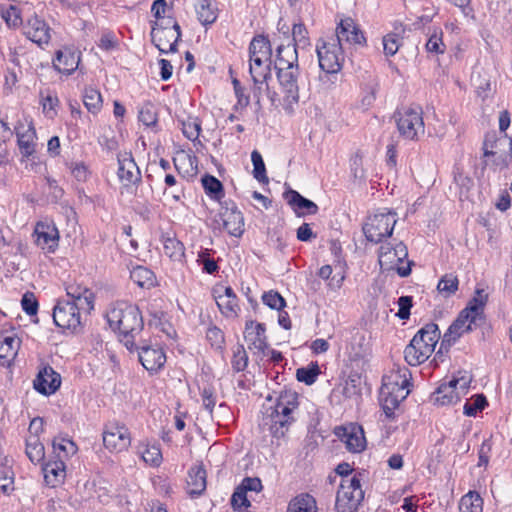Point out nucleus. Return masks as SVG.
<instances>
[{"label":"nucleus","mask_w":512,"mask_h":512,"mask_svg":"<svg viewBox=\"0 0 512 512\" xmlns=\"http://www.w3.org/2000/svg\"><path fill=\"white\" fill-rule=\"evenodd\" d=\"M110 328L118 333L119 341L129 350H137L136 338L144 328L139 307L127 301H116L105 314Z\"/></svg>","instance_id":"f257e3e1"},{"label":"nucleus","mask_w":512,"mask_h":512,"mask_svg":"<svg viewBox=\"0 0 512 512\" xmlns=\"http://www.w3.org/2000/svg\"><path fill=\"white\" fill-rule=\"evenodd\" d=\"M299 401L296 394L282 393L274 406L266 409L263 414L260 428L271 436V445H279V441L287 435L291 425L295 422L294 411Z\"/></svg>","instance_id":"f03ea898"},{"label":"nucleus","mask_w":512,"mask_h":512,"mask_svg":"<svg viewBox=\"0 0 512 512\" xmlns=\"http://www.w3.org/2000/svg\"><path fill=\"white\" fill-rule=\"evenodd\" d=\"M411 386V372L405 366L394 365L383 376L379 401L388 419L394 418L395 410L407 398Z\"/></svg>","instance_id":"7ed1b4c3"},{"label":"nucleus","mask_w":512,"mask_h":512,"mask_svg":"<svg viewBox=\"0 0 512 512\" xmlns=\"http://www.w3.org/2000/svg\"><path fill=\"white\" fill-rule=\"evenodd\" d=\"M277 78L284 94V101L297 103L299 100L298 65L295 49L280 45L276 56Z\"/></svg>","instance_id":"20e7f679"},{"label":"nucleus","mask_w":512,"mask_h":512,"mask_svg":"<svg viewBox=\"0 0 512 512\" xmlns=\"http://www.w3.org/2000/svg\"><path fill=\"white\" fill-rule=\"evenodd\" d=\"M440 338L438 326L434 323L421 328L404 349V359L410 366L424 363L435 350Z\"/></svg>","instance_id":"39448f33"},{"label":"nucleus","mask_w":512,"mask_h":512,"mask_svg":"<svg viewBox=\"0 0 512 512\" xmlns=\"http://www.w3.org/2000/svg\"><path fill=\"white\" fill-rule=\"evenodd\" d=\"M366 472L357 471L351 478H342L336 492L335 512H357L364 500L362 488Z\"/></svg>","instance_id":"423d86ee"},{"label":"nucleus","mask_w":512,"mask_h":512,"mask_svg":"<svg viewBox=\"0 0 512 512\" xmlns=\"http://www.w3.org/2000/svg\"><path fill=\"white\" fill-rule=\"evenodd\" d=\"M407 257V247L401 241L383 243L378 250L380 268L383 271H396L401 277H407L411 273L412 262Z\"/></svg>","instance_id":"0eeeda50"},{"label":"nucleus","mask_w":512,"mask_h":512,"mask_svg":"<svg viewBox=\"0 0 512 512\" xmlns=\"http://www.w3.org/2000/svg\"><path fill=\"white\" fill-rule=\"evenodd\" d=\"M400 136L408 141H418L425 133L423 110L420 106H405L394 113Z\"/></svg>","instance_id":"6e6552de"},{"label":"nucleus","mask_w":512,"mask_h":512,"mask_svg":"<svg viewBox=\"0 0 512 512\" xmlns=\"http://www.w3.org/2000/svg\"><path fill=\"white\" fill-rule=\"evenodd\" d=\"M396 223L397 213L383 208L366 218L362 230L368 241L380 243L384 238L392 235Z\"/></svg>","instance_id":"1a4fd4ad"},{"label":"nucleus","mask_w":512,"mask_h":512,"mask_svg":"<svg viewBox=\"0 0 512 512\" xmlns=\"http://www.w3.org/2000/svg\"><path fill=\"white\" fill-rule=\"evenodd\" d=\"M316 53L320 69L326 74H337L341 71L345 57L339 40L333 36L320 38L316 43Z\"/></svg>","instance_id":"9d476101"},{"label":"nucleus","mask_w":512,"mask_h":512,"mask_svg":"<svg viewBox=\"0 0 512 512\" xmlns=\"http://www.w3.org/2000/svg\"><path fill=\"white\" fill-rule=\"evenodd\" d=\"M181 36V27L172 17H167L166 21L156 22L151 30L152 43L163 54L177 52Z\"/></svg>","instance_id":"9b49d317"},{"label":"nucleus","mask_w":512,"mask_h":512,"mask_svg":"<svg viewBox=\"0 0 512 512\" xmlns=\"http://www.w3.org/2000/svg\"><path fill=\"white\" fill-rule=\"evenodd\" d=\"M102 440L108 452L120 454L127 451L131 446L132 434L125 423L114 420L104 425Z\"/></svg>","instance_id":"f8f14e48"},{"label":"nucleus","mask_w":512,"mask_h":512,"mask_svg":"<svg viewBox=\"0 0 512 512\" xmlns=\"http://www.w3.org/2000/svg\"><path fill=\"white\" fill-rule=\"evenodd\" d=\"M484 157L492 158L496 168H507L512 161V139L505 134L499 138L496 134H487L483 142Z\"/></svg>","instance_id":"ddd939ff"},{"label":"nucleus","mask_w":512,"mask_h":512,"mask_svg":"<svg viewBox=\"0 0 512 512\" xmlns=\"http://www.w3.org/2000/svg\"><path fill=\"white\" fill-rule=\"evenodd\" d=\"M117 161V177L121 183V193L136 194L137 188L142 182V175L132 154L129 152L119 153Z\"/></svg>","instance_id":"4468645a"},{"label":"nucleus","mask_w":512,"mask_h":512,"mask_svg":"<svg viewBox=\"0 0 512 512\" xmlns=\"http://www.w3.org/2000/svg\"><path fill=\"white\" fill-rule=\"evenodd\" d=\"M334 435L342 442L350 453H361L366 449L367 440L363 427L354 422L336 426Z\"/></svg>","instance_id":"2eb2a0df"},{"label":"nucleus","mask_w":512,"mask_h":512,"mask_svg":"<svg viewBox=\"0 0 512 512\" xmlns=\"http://www.w3.org/2000/svg\"><path fill=\"white\" fill-rule=\"evenodd\" d=\"M32 237L35 245L46 254L55 253L59 247L60 233L51 220L36 222Z\"/></svg>","instance_id":"dca6fc26"},{"label":"nucleus","mask_w":512,"mask_h":512,"mask_svg":"<svg viewBox=\"0 0 512 512\" xmlns=\"http://www.w3.org/2000/svg\"><path fill=\"white\" fill-rule=\"evenodd\" d=\"M218 218L215 222L229 235L240 237L244 233V217L233 201H225L221 204Z\"/></svg>","instance_id":"f3484780"},{"label":"nucleus","mask_w":512,"mask_h":512,"mask_svg":"<svg viewBox=\"0 0 512 512\" xmlns=\"http://www.w3.org/2000/svg\"><path fill=\"white\" fill-rule=\"evenodd\" d=\"M334 39L339 40V44L343 46H361L367 45V39L364 31L352 17H343L337 22L335 28Z\"/></svg>","instance_id":"a211bd4d"},{"label":"nucleus","mask_w":512,"mask_h":512,"mask_svg":"<svg viewBox=\"0 0 512 512\" xmlns=\"http://www.w3.org/2000/svg\"><path fill=\"white\" fill-rule=\"evenodd\" d=\"M212 296L225 318L235 319L239 316L241 311L239 299L231 286L217 283L212 288Z\"/></svg>","instance_id":"6ab92c4d"},{"label":"nucleus","mask_w":512,"mask_h":512,"mask_svg":"<svg viewBox=\"0 0 512 512\" xmlns=\"http://www.w3.org/2000/svg\"><path fill=\"white\" fill-rule=\"evenodd\" d=\"M83 310L69 301H59L53 309L54 323L62 329L76 330L81 325Z\"/></svg>","instance_id":"aec40b11"},{"label":"nucleus","mask_w":512,"mask_h":512,"mask_svg":"<svg viewBox=\"0 0 512 512\" xmlns=\"http://www.w3.org/2000/svg\"><path fill=\"white\" fill-rule=\"evenodd\" d=\"M249 73L254 84L253 98L260 103L264 89L268 88L267 81L271 79V60L249 59Z\"/></svg>","instance_id":"412c9836"},{"label":"nucleus","mask_w":512,"mask_h":512,"mask_svg":"<svg viewBox=\"0 0 512 512\" xmlns=\"http://www.w3.org/2000/svg\"><path fill=\"white\" fill-rule=\"evenodd\" d=\"M138 359L150 375L158 374L165 367L167 356L159 345L137 346Z\"/></svg>","instance_id":"4be33fe9"},{"label":"nucleus","mask_w":512,"mask_h":512,"mask_svg":"<svg viewBox=\"0 0 512 512\" xmlns=\"http://www.w3.org/2000/svg\"><path fill=\"white\" fill-rule=\"evenodd\" d=\"M21 338L17 335L16 329L13 326H3L0 329V364L4 367H9L19 352L21 347Z\"/></svg>","instance_id":"5701e85b"},{"label":"nucleus","mask_w":512,"mask_h":512,"mask_svg":"<svg viewBox=\"0 0 512 512\" xmlns=\"http://www.w3.org/2000/svg\"><path fill=\"white\" fill-rule=\"evenodd\" d=\"M476 321L477 320L472 316L467 315L466 312L464 313L460 311L457 318L452 322L447 331L444 333L439 351H442L443 348L448 350L465 333L472 331L473 326L476 325Z\"/></svg>","instance_id":"b1692460"},{"label":"nucleus","mask_w":512,"mask_h":512,"mask_svg":"<svg viewBox=\"0 0 512 512\" xmlns=\"http://www.w3.org/2000/svg\"><path fill=\"white\" fill-rule=\"evenodd\" d=\"M17 144L21 154L29 157L35 153L37 134L33 121L27 117L18 120L15 125Z\"/></svg>","instance_id":"393cba45"},{"label":"nucleus","mask_w":512,"mask_h":512,"mask_svg":"<svg viewBox=\"0 0 512 512\" xmlns=\"http://www.w3.org/2000/svg\"><path fill=\"white\" fill-rule=\"evenodd\" d=\"M52 29L49 24L38 15L29 17L23 25V33L39 47L47 45L51 40Z\"/></svg>","instance_id":"a878e982"},{"label":"nucleus","mask_w":512,"mask_h":512,"mask_svg":"<svg viewBox=\"0 0 512 512\" xmlns=\"http://www.w3.org/2000/svg\"><path fill=\"white\" fill-rule=\"evenodd\" d=\"M80 61L81 52L65 46L55 52L52 66L58 73L70 76L78 69Z\"/></svg>","instance_id":"bb28decb"},{"label":"nucleus","mask_w":512,"mask_h":512,"mask_svg":"<svg viewBox=\"0 0 512 512\" xmlns=\"http://www.w3.org/2000/svg\"><path fill=\"white\" fill-rule=\"evenodd\" d=\"M136 454L145 465L158 468L163 463L161 445L156 439L145 438L136 445Z\"/></svg>","instance_id":"cd10ccee"},{"label":"nucleus","mask_w":512,"mask_h":512,"mask_svg":"<svg viewBox=\"0 0 512 512\" xmlns=\"http://www.w3.org/2000/svg\"><path fill=\"white\" fill-rule=\"evenodd\" d=\"M66 293L70 298L69 302L79 305L84 314H90L95 305V294L93 291L77 282H70L66 285Z\"/></svg>","instance_id":"c85d7f7f"},{"label":"nucleus","mask_w":512,"mask_h":512,"mask_svg":"<svg viewBox=\"0 0 512 512\" xmlns=\"http://www.w3.org/2000/svg\"><path fill=\"white\" fill-rule=\"evenodd\" d=\"M61 385V376L51 366H43L33 381L34 389L42 395L54 394Z\"/></svg>","instance_id":"c756f323"},{"label":"nucleus","mask_w":512,"mask_h":512,"mask_svg":"<svg viewBox=\"0 0 512 512\" xmlns=\"http://www.w3.org/2000/svg\"><path fill=\"white\" fill-rule=\"evenodd\" d=\"M159 241L163 246V253L171 261L182 263L185 259L184 244L177 238L174 231L160 230Z\"/></svg>","instance_id":"7c9ffc66"},{"label":"nucleus","mask_w":512,"mask_h":512,"mask_svg":"<svg viewBox=\"0 0 512 512\" xmlns=\"http://www.w3.org/2000/svg\"><path fill=\"white\" fill-rule=\"evenodd\" d=\"M45 483L52 488L60 486L66 478V464L60 457H50L42 465Z\"/></svg>","instance_id":"2f4dec72"},{"label":"nucleus","mask_w":512,"mask_h":512,"mask_svg":"<svg viewBox=\"0 0 512 512\" xmlns=\"http://www.w3.org/2000/svg\"><path fill=\"white\" fill-rule=\"evenodd\" d=\"M244 338L248 342L249 348H254L261 353H265L269 348L264 323L253 320L246 322Z\"/></svg>","instance_id":"473e14b6"},{"label":"nucleus","mask_w":512,"mask_h":512,"mask_svg":"<svg viewBox=\"0 0 512 512\" xmlns=\"http://www.w3.org/2000/svg\"><path fill=\"white\" fill-rule=\"evenodd\" d=\"M287 204L292 208L294 213L301 217L306 215H315L318 212V206L313 201L303 197L296 190H289L284 193Z\"/></svg>","instance_id":"72a5a7b5"},{"label":"nucleus","mask_w":512,"mask_h":512,"mask_svg":"<svg viewBox=\"0 0 512 512\" xmlns=\"http://www.w3.org/2000/svg\"><path fill=\"white\" fill-rule=\"evenodd\" d=\"M406 26L401 22L393 23V30L385 34L382 38L383 52L385 56H394L403 45Z\"/></svg>","instance_id":"f704fd0d"},{"label":"nucleus","mask_w":512,"mask_h":512,"mask_svg":"<svg viewBox=\"0 0 512 512\" xmlns=\"http://www.w3.org/2000/svg\"><path fill=\"white\" fill-rule=\"evenodd\" d=\"M286 512H320L316 498L308 493L302 492L290 499Z\"/></svg>","instance_id":"c9c22d12"},{"label":"nucleus","mask_w":512,"mask_h":512,"mask_svg":"<svg viewBox=\"0 0 512 512\" xmlns=\"http://www.w3.org/2000/svg\"><path fill=\"white\" fill-rule=\"evenodd\" d=\"M458 379H452L449 382L442 383L434 393L435 403L445 406L455 404L460 400L457 392Z\"/></svg>","instance_id":"e433bc0d"},{"label":"nucleus","mask_w":512,"mask_h":512,"mask_svg":"<svg viewBox=\"0 0 512 512\" xmlns=\"http://www.w3.org/2000/svg\"><path fill=\"white\" fill-rule=\"evenodd\" d=\"M206 470L203 465H194L188 471L187 492L189 495H200L206 489Z\"/></svg>","instance_id":"4c0bfd02"},{"label":"nucleus","mask_w":512,"mask_h":512,"mask_svg":"<svg viewBox=\"0 0 512 512\" xmlns=\"http://www.w3.org/2000/svg\"><path fill=\"white\" fill-rule=\"evenodd\" d=\"M248 52L249 59L271 60L272 47L269 38L262 34L254 36L250 41Z\"/></svg>","instance_id":"58836bf2"},{"label":"nucleus","mask_w":512,"mask_h":512,"mask_svg":"<svg viewBox=\"0 0 512 512\" xmlns=\"http://www.w3.org/2000/svg\"><path fill=\"white\" fill-rule=\"evenodd\" d=\"M194 10L198 21L205 27L215 23L218 18V9L211 0H195Z\"/></svg>","instance_id":"ea45409f"},{"label":"nucleus","mask_w":512,"mask_h":512,"mask_svg":"<svg viewBox=\"0 0 512 512\" xmlns=\"http://www.w3.org/2000/svg\"><path fill=\"white\" fill-rule=\"evenodd\" d=\"M130 279L142 289H151L158 285L155 273L142 265H137L130 271Z\"/></svg>","instance_id":"a19ab883"},{"label":"nucleus","mask_w":512,"mask_h":512,"mask_svg":"<svg viewBox=\"0 0 512 512\" xmlns=\"http://www.w3.org/2000/svg\"><path fill=\"white\" fill-rule=\"evenodd\" d=\"M205 194L213 201L221 202L225 196L222 182L215 176L206 174L201 179Z\"/></svg>","instance_id":"79ce46f5"},{"label":"nucleus","mask_w":512,"mask_h":512,"mask_svg":"<svg viewBox=\"0 0 512 512\" xmlns=\"http://www.w3.org/2000/svg\"><path fill=\"white\" fill-rule=\"evenodd\" d=\"M177 172L183 177H193L197 174V159L190 154L182 153L173 158Z\"/></svg>","instance_id":"37998d69"},{"label":"nucleus","mask_w":512,"mask_h":512,"mask_svg":"<svg viewBox=\"0 0 512 512\" xmlns=\"http://www.w3.org/2000/svg\"><path fill=\"white\" fill-rule=\"evenodd\" d=\"M25 453L29 460L38 464L45 458V448L38 435H28L26 438Z\"/></svg>","instance_id":"c03bdc74"},{"label":"nucleus","mask_w":512,"mask_h":512,"mask_svg":"<svg viewBox=\"0 0 512 512\" xmlns=\"http://www.w3.org/2000/svg\"><path fill=\"white\" fill-rule=\"evenodd\" d=\"M0 15L9 28H19L23 24L21 9L17 5H1Z\"/></svg>","instance_id":"a18cd8bd"},{"label":"nucleus","mask_w":512,"mask_h":512,"mask_svg":"<svg viewBox=\"0 0 512 512\" xmlns=\"http://www.w3.org/2000/svg\"><path fill=\"white\" fill-rule=\"evenodd\" d=\"M53 450L56 454L53 457H60L65 460L75 455L78 451V447L76 443L69 438L57 437L53 440Z\"/></svg>","instance_id":"49530a36"},{"label":"nucleus","mask_w":512,"mask_h":512,"mask_svg":"<svg viewBox=\"0 0 512 512\" xmlns=\"http://www.w3.org/2000/svg\"><path fill=\"white\" fill-rule=\"evenodd\" d=\"M460 512H483V499L476 491H469L459 502Z\"/></svg>","instance_id":"de8ad7c7"},{"label":"nucleus","mask_w":512,"mask_h":512,"mask_svg":"<svg viewBox=\"0 0 512 512\" xmlns=\"http://www.w3.org/2000/svg\"><path fill=\"white\" fill-rule=\"evenodd\" d=\"M83 103L90 113L98 114L103 106V99L100 91L93 87H86L83 92Z\"/></svg>","instance_id":"09e8293b"},{"label":"nucleus","mask_w":512,"mask_h":512,"mask_svg":"<svg viewBox=\"0 0 512 512\" xmlns=\"http://www.w3.org/2000/svg\"><path fill=\"white\" fill-rule=\"evenodd\" d=\"M40 104L44 115L47 118L53 119L57 115V108L60 104V100L55 92L49 90L41 91Z\"/></svg>","instance_id":"8fccbe9b"},{"label":"nucleus","mask_w":512,"mask_h":512,"mask_svg":"<svg viewBox=\"0 0 512 512\" xmlns=\"http://www.w3.org/2000/svg\"><path fill=\"white\" fill-rule=\"evenodd\" d=\"M459 288V279L453 273L443 275L437 284L438 292L445 298L454 295Z\"/></svg>","instance_id":"3c124183"},{"label":"nucleus","mask_w":512,"mask_h":512,"mask_svg":"<svg viewBox=\"0 0 512 512\" xmlns=\"http://www.w3.org/2000/svg\"><path fill=\"white\" fill-rule=\"evenodd\" d=\"M292 37L294 41L293 47L288 45L290 49H295V54L297 55V49H305L310 46V38L309 33L306 26L303 23H297L293 25L292 28Z\"/></svg>","instance_id":"603ef678"},{"label":"nucleus","mask_w":512,"mask_h":512,"mask_svg":"<svg viewBox=\"0 0 512 512\" xmlns=\"http://www.w3.org/2000/svg\"><path fill=\"white\" fill-rule=\"evenodd\" d=\"M248 354L242 344L232 347L231 366L234 372H243L248 366Z\"/></svg>","instance_id":"864d4df0"},{"label":"nucleus","mask_w":512,"mask_h":512,"mask_svg":"<svg viewBox=\"0 0 512 512\" xmlns=\"http://www.w3.org/2000/svg\"><path fill=\"white\" fill-rule=\"evenodd\" d=\"M138 119L147 127H154L157 125L158 114L152 102L147 101L143 103L138 112Z\"/></svg>","instance_id":"5fc2aeb1"},{"label":"nucleus","mask_w":512,"mask_h":512,"mask_svg":"<svg viewBox=\"0 0 512 512\" xmlns=\"http://www.w3.org/2000/svg\"><path fill=\"white\" fill-rule=\"evenodd\" d=\"M15 490L12 467L0 464V492L10 495Z\"/></svg>","instance_id":"6e6d98bb"},{"label":"nucleus","mask_w":512,"mask_h":512,"mask_svg":"<svg viewBox=\"0 0 512 512\" xmlns=\"http://www.w3.org/2000/svg\"><path fill=\"white\" fill-rule=\"evenodd\" d=\"M427 52L434 54H443L446 51V45L443 41V31L441 28H435L425 45Z\"/></svg>","instance_id":"4d7b16f0"},{"label":"nucleus","mask_w":512,"mask_h":512,"mask_svg":"<svg viewBox=\"0 0 512 512\" xmlns=\"http://www.w3.org/2000/svg\"><path fill=\"white\" fill-rule=\"evenodd\" d=\"M251 161L253 164V176L260 183H268L269 179L266 173L265 163L262 155L258 150H253L251 153Z\"/></svg>","instance_id":"13d9d810"},{"label":"nucleus","mask_w":512,"mask_h":512,"mask_svg":"<svg viewBox=\"0 0 512 512\" xmlns=\"http://www.w3.org/2000/svg\"><path fill=\"white\" fill-rule=\"evenodd\" d=\"M261 300L264 305L268 306L272 310L281 311L286 306V300L284 297L276 290H269L262 294Z\"/></svg>","instance_id":"bf43d9fd"},{"label":"nucleus","mask_w":512,"mask_h":512,"mask_svg":"<svg viewBox=\"0 0 512 512\" xmlns=\"http://www.w3.org/2000/svg\"><path fill=\"white\" fill-rule=\"evenodd\" d=\"M487 405L486 397L483 394H476L464 404L463 413L466 416L475 417L478 412L484 410Z\"/></svg>","instance_id":"052dcab7"},{"label":"nucleus","mask_w":512,"mask_h":512,"mask_svg":"<svg viewBox=\"0 0 512 512\" xmlns=\"http://www.w3.org/2000/svg\"><path fill=\"white\" fill-rule=\"evenodd\" d=\"M206 339L214 350H222L225 346L224 332L215 325H210L207 328Z\"/></svg>","instance_id":"680f3d73"},{"label":"nucleus","mask_w":512,"mask_h":512,"mask_svg":"<svg viewBox=\"0 0 512 512\" xmlns=\"http://www.w3.org/2000/svg\"><path fill=\"white\" fill-rule=\"evenodd\" d=\"M332 273V267L330 265H324L319 269L318 275L320 278L328 281L327 284L331 289L337 290L342 286L345 276L343 274L332 276Z\"/></svg>","instance_id":"e2e57ef3"},{"label":"nucleus","mask_w":512,"mask_h":512,"mask_svg":"<svg viewBox=\"0 0 512 512\" xmlns=\"http://www.w3.org/2000/svg\"><path fill=\"white\" fill-rule=\"evenodd\" d=\"M319 373V366L317 364H312L308 367L297 369L296 378L299 382H303L306 385H312L317 380Z\"/></svg>","instance_id":"0e129e2a"},{"label":"nucleus","mask_w":512,"mask_h":512,"mask_svg":"<svg viewBox=\"0 0 512 512\" xmlns=\"http://www.w3.org/2000/svg\"><path fill=\"white\" fill-rule=\"evenodd\" d=\"M200 396L203 407L209 412V414H212L217 402L215 388L210 384L204 386L200 391Z\"/></svg>","instance_id":"69168bd1"},{"label":"nucleus","mask_w":512,"mask_h":512,"mask_svg":"<svg viewBox=\"0 0 512 512\" xmlns=\"http://www.w3.org/2000/svg\"><path fill=\"white\" fill-rule=\"evenodd\" d=\"M230 504L235 511H241L242 509H247L251 506V502L247 498V493L238 486L235 488L231 496Z\"/></svg>","instance_id":"338daca9"},{"label":"nucleus","mask_w":512,"mask_h":512,"mask_svg":"<svg viewBox=\"0 0 512 512\" xmlns=\"http://www.w3.org/2000/svg\"><path fill=\"white\" fill-rule=\"evenodd\" d=\"M486 303L483 300H479L477 298L472 297V299L468 302L467 306L461 310L462 312H466L467 315L472 316L474 319H482L484 315V307Z\"/></svg>","instance_id":"774afa93"}]
</instances>
